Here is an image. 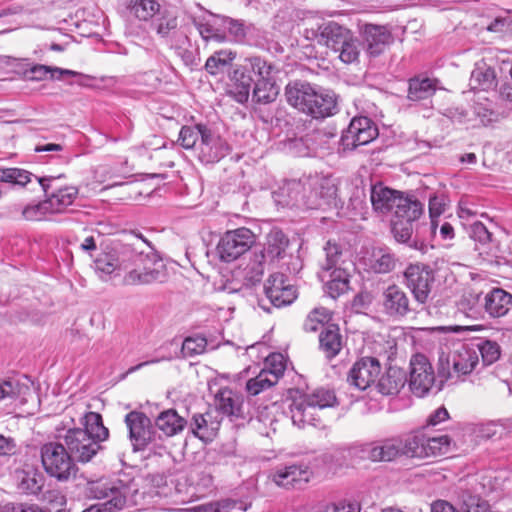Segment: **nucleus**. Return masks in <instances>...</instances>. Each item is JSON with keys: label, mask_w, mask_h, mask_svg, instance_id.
Instances as JSON below:
<instances>
[{"label": "nucleus", "mask_w": 512, "mask_h": 512, "mask_svg": "<svg viewBox=\"0 0 512 512\" xmlns=\"http://www.w3.org/2000/svg\"><path fill=\"white\" fill-rule=\"evenodd\" d=\"M84 428L68 429L62 437V443L73 461L85 464L103 449L102 442L109 437V430L103 424L101 414L87 412L81 419Z\"/></svg>", "instance_id": "1"}, {"label": "nucleus", "mask_w": 512, "mask_h": 512, "mask_svg": "<svg viewBox=\"0 0 512 512\" xmlns=\"http://www.w3.org/2000/svg\"><path fill=\"white\" fill-rule=\"evenodd\" d=\"M144 247L152 250V246L142 235H135L132 242L117 243L112 248L119 270L130 269L123 279L127 285L150 284L162 281L165 276L161 270L147 267L150 257Z\"/></svg>", "instance_id": "2"}, {"label": "nucleus", "mask_w": 512, "mask_h": 512, "mask_svg": "<svg viewBox=\"0 0 512 512\" xmlns=\"http://www.w3.org/2000/svg\"><path fill=\"white\" fill-rule=\"evenodd\" d=\"M84 493L89 499L104 500V502L91 505L82 512H117L125 507L138 505L142 499L138 484L133 479L89 481Z\"/></svg>", "instance_id": "3"}, {"label": "nucleus", "mask_w": 512, "mask_h": 512, "mask_svg": "<svg viewBox=\"0 0 512 512\" xmlns=\"http://www.w3.org/2000/svg\"><path fill=\"white\" fill-rule=\"evenodd\" d=\"M272 66L261 57L245 58L229 74L228 94L238 103L248 101L258 77H268Z\"/></svg>", "instance_id": "4"}, {"label": "nucleus", "mask_w": 512, "mask_h": 512, "mask_svg": "<svg viewBox=\"0 0 512 512\" xmlns=\"http://www.w3.org/2000/svg\"><path fill=\"white\" fill-rule=\"evenodd\" d=\"M124 422L134 452L164 449L162 436L155 430L151 419L145 413L131 411L126 414Z\"/></svg>", "instance_id": "5"}, {"label": "nucleus", "mask_w": 512, "mask_h": 512, "mask_svg": "<svg viewBox=\"0 0 512 512\" xmlns=\"http://www.w3.org/2000/svg\"><path fill=\"white\" fill-rule=\"evenodd\" d=\"M40 457L45 472L65 482L76 476L78 467L62 442H48L41 446Z\"/></svg>", "instance_id": "6"}, {"label": "nucleus", "mask_w": 512, "mask_h": 512, "mask_svg": "<svg viewBox=\"0 0 512 512\" xmlns=\"http://www.w3.org/2000/svg\"><path fill=\"white\" fill-rule=\"evenodd\" d=\"M370 200L374 211L382 214L394 210V216H403L405 213L415 216L419 211L418 200L405 197L401 192L380 182L371 186Z\"/></svg>", "instance_id": "7"}, {"label": "nucleus", "mask_w": 512, "mask_h": 512, "mask_svg": "<svg viewBox=\"0 0 512 512\" xmlns=\"http://www.w3.org/2000/svg\"><path fill=\"white\" fill-rule=\"evenodd\" d=\"M303 208L312 210H326L336 205L337 186L330 177H306V189L302 195Z\"/></svg>", "instance_id": "8"}, {"label": "nucleus", "mask_w": 512, "mask_h": 512, "mask_svg": "<svg viewBox=\"0 0 512 512\" xmlns=\"http://www.w3.org/2000/svg\"><path fill=\"white\" fill-rule=\"evenodd\" d=\"M255 242L253 232L245 227L227 231L217 245L219 257L224 262H232L247 252Z\"/></svg>", "instance_id": "9"}, {"label": "nucleus", "mask_w": 512, "mask_h": 512, "mask_svg": "<svg viewBox=\"0 0 512 512\" xmlns=\"http://www.w3.org/2000/svg\"><path fill=\"white\" fill-rule=\"evenodd\" d=\"M378 136L376 124L366 116L354 117L348 128L343 131L340 144L344 151H353L367 145Z\"/></svg>", "instance_id": "10"}, {"label": "nucleus", "mask_w": 512, "mask_h": 512, "mask_svg": "<svg viewBox=\"0 0 512 512\" xmlns=\"http://www.w3.org/2000/svg\"><path fill=\"white\" fill-rule=\"evenodd\" d=\"M404 277L415 300L419 304H425L435 282L434 270L426 264H410L404 272Z\"/></svg>", "instance_id": "11"}, {"label": "nucleus", "mask_w": 512, "mask_h": 512, "mask_svg": "<svg viewBox=\"0 0 512 512\" xmlns=\"http://www.w3.org/2000/svg\"><path fill=\"white\" fill-rule=\"evenodd\" d=\"M64 175L36 177L45 193L46 201L51 213H61L70 206L78 195V188L74 186L55 187L54 182Z\"/></svg>", "instance_id": "12"}, {"label": "nucleus", "mask_w": 512, "mask_h": 512, "mask_svg": "<svg viewBox=\"0 0 512 512\" xmlns=\"http://www.w3.org/2000/svg\"><path fill=\"white\" fill-rule=\"evenodd\" d=\"M436 377L428 358L416 354L410 360L409 387L418 397L425 396L435 385Z\"/></svg>", "instance_id": "13"}, {"label": "nucleus", "mask_w": 512, "mask_h": 512, "mask_svg": "<svg viewBox=\"0 0 512 512\" xmlns=\"http://www.w3.org/2000/svg\"><path fill=\"white\" fill-rule=\"evenodd\" d=\"M264 294L269 303L276 308L291 305L297 298V289L283 273H273L265 281Z\"/></svg>", "instance_id": "14"}, {"label": "nucleus", "mask_w": 512, "mask_h": 512, "mask_svg": "<svg viewBox=\"0 0 512 512\" xmlns=\"http://www.w3.org/2000/svg\"><path fill=\"white\" fill-rule=\"evenodd\" d=\"M363 49L370 58H376L393 43L391 29L387 25L365 23L360 27Z\"/></svg>", "instance_id": "15"}, {"label": "nucleus", "mask_w": 512, "mask_h": 512, "mask_svg": "<svg viewBox=\"0 0 512 512\" xmlns=\"http://www.w3.org/2000/svg\"><path fill=\"white\" fill-rule=\"evenodd\" d=\"M230 149L228 142L207 126L197 145L196 154L201 163L214 164L227 156Z\"/></svg>", "instance_id": "16"}, {"label": "nucleus", "mask_w": 512, "mask_h": 512, "mask_svg": "<svg viewBox=\"0 0 512 512\" xmlns=\"http://www.w3.org/2000/svg\"><path fill=\"white\" fill-rule=\"evenodd\" d=\"M381 312L394 321L405 318L413 311L407 293L398 285L386 287L380 299Z\"/></svg>", "instance_id": "17"}, {"label": "nucleus", "mask_w": 512, "mask_h": 512, "mask_svg": "<svg viewBox=\"0 0 512 512\" xmlns=\"http://www.w3.org/2000/svg\"><path fill=\"white\" fill-rule=\"evenodd\" d=\"M381 365L377 358L363 357L356 361L348 373V382L359 390L370 387L378 378Z\"/></svg>", "instance_id": "18"}, {"label": "nucleus", "mask_w": 512, "mask_h": 512, "mask_svg": "<svg viewBox=\"0 0 512 512\" xmlns=\"http://www.w3.org/2000/svg\"><path fill=\"white\" fill-rule=\"evenodd\" d=\"M311 475L307 465L291 464L275 469L271 479L279 487L301 489L309 482Z\"/></svg>", "instance_id": "19"}, {"label": "nucleus", "mask_w": 512, "mask_h": 512, "mask_svg": "<svg viewBox=\"0 0 512 512\" xmlns=\"http://www.w3.org/2000/svg\"><path fill=\"white\" fill-rule=\"evenodd\" d=\"M338 112L337 97L333 91L315 88L304 114L322 120Z\"/></svg>", "instance_id": "20"}, {"label": "nucleus", "mask_w": 512, "mask_h": 512, "mask_svg": "<svg viewBox=\"0 0 512 512\" xmlns=\"http://www.w3.org/2000/svg\"><path fill=\"white\" fill-rule=\"evenodd\" d=\"M17 66L23 69L22 76L28 81H43L48 78V76L51 80H61L63 76L85 77L83 74L70 69L43 64H32L28 59L19 60Z\"/></svg>", "instance_id": "21"}, {"label": "nucleus", "mask_w": 512, "mask_h": 512, "mask_svg": "<svg viewBox=\"0 0 512 512\" xmlns=\"http://www.w3.org/2000/svg\"><path fill=\"white\" fill-rule=\"evenodd\" d=\"M289 239L279 229L272 230L266 237V242L262 247L255 248L258 255H263V259L270 265L278 263L287 256Z\"/></svg>", "instance_id": "22"}, {"label": "nucleus", "mask_w": 512, "mask_h": 512, "mask_svg": "<svg viewBox=\"0 0 512 512\" xmlns=\"http://www.w3.org/2000/svg\"><path fill=\"white\" fill-rule=\"evenodd\" d=\"M423 213V205L419 202V211L415 216L406 213L403 216H394L392 220V233L398 242L406 243L415 249H423L425 244L413 237V224Z\"/></svg>", "instance_id": "23"}, {"label": "nucleus", "mask_w": 512, "mask_h": 512, "mask_svg": "<svg viewBox=\"0 0 512 512\" xmlns=\"http://www.w3.org/2000/svg\"><path fill=\"white\" fill-rule=\"evenodd\" d=\"M291 419L294 425L303 428L306 425L317 427L321 424V418L318 414L319 409L302 395L295 399L289 406Z\"/></svg>", "instance_id": "24"}, {"label": "nucleus", "mask_w": 512, "mask_h": 512, "mask_svg": "<svg viewBox=\"0 0 512 512\" xmlns=\"http://www.w3.org/2000/svg\"><path fill=\"white\" fill-rule=\"evenodd\" d=\"M33 396V383L28 377L25 376L23 381L15 378H0V400L13 399L25 404Z\"/></svg>", "instance_id": "25"}, {"label": "nucleus", "mask_w": 512, "mask_h": 512, "mask_svg": "<svg viewBox=\"0 0 512 512\" xmlns=\"http://www.w3.org/2000/svg\"><path fill=\"white\" fill-rule=\"evenodd\" d=\"M483 305L489 317H503L512 308V295L502 288H492L485 293Z\"/></svg>", "instance_id": "26"}, {"label": "nucleus", "mask_w": 512, "mask_h": 512, "mask_svg": "<svg viewBox=\"0 0 512 512\" xmlns=\"http://www.w3.org/2000/svg\"><path fill=\"white\" fill-rule=\"evenodd\" d=\"M243 402V395L228 387L219 389L215 395L217 410L229 417L243 418Z\"/></svg>", "instance_id": "27"}, {"label": "nucleus", "mask_w": 512, "mask_h": 512, "mask_svg": "<svg viewBox=\"0 0 512 512\" xmlns=\"http://www.w3.org/2000/svg\"><path fill=\"white\" fill-rule=\"evenodd\" d=\"M478 362L477 349L472 343L461 344L451 355L453 373L457 376L470 374Z\"/></svg>", "instance_id": "28"}, {"label": "nucleus", "mask_w": 512, "mask_h": 512, "mask_svg": "<svg viewBox=\"0 0 512 512\" xmlns=\"http://www.w3.org/2000/svg\"><path fill=\"white\" fill-rule=\"evenodd\" d=\"M344 340L337 324H327L319 334V349L329 360L335 358L343 348Z\"/></svg>", "instance_id": "29"}, {"label": "nucleus", "mask_w": 512, "mask_h": 512, "mask_svg": "<svg viewBox=\"0 0 512 512\" xmlns=\"http://www.w3.org/2000/svg\"><path fill=\"white\" fill-rule=\"evenodd\" d=\"M315 88L304 81L289 82L285 87L286 101L290 106L304 113Z\"/></svg>", "instance_id": "30"}, {"label": "nucleus", "mask_w": 512, "mask_h": 512, "mask_svg": "<svg viewBox=\"0 0 512 512\" xmlns=\"http://www.w3.org/2000/svg\"><path fill=\"white\" fill-rule=\"evenodd\" d=\"M189 428L200 440L209 442L217 435L220 421L214 418L210 412L194 414Z\"/></svg>", "instance_id": "31"}, {"label": "nucleus", "mask_w": 512, "mask_h": 512, "mask_svg": "<svg viewBox=\"0 0 512 512\" xmlns=\"http://www.w3.org/2000/svg\"><path fill=\"white\" fill-rule=\"evenodd\" d=\"M187 424V420L173 408L162 411L154 420L155 427L166 437L180 434Z\"/></svg>", "instance_id": "32"}, {"label": "nucleus", "mask_w": 512, "mask_h": 512, "mask_svg": "<svg viewBox=\"0 0 512 512\" xmlns=\"http://www.w3.org/2000/svg\"><path fill=\"white\" fill-rule=\"evenodd\" d=\"M425 440L426 435L420 431L397 437L401 457L426 458Z\"/></svg>", "instance_id": "33"}, {"label": "nucleus", "mask_w": 512, "mask_h": 512, "mask_svg": "<svg viewBox=\"0 0 512 512\" xmlns=\"http://www.w3.org/2000/svg\"><path fill=\"white\" fill-rule=\"evenodd\" d=\"M396 263L397 258L388 247H376L367 258L366 266L373 273L387 274L395 268Z\"/></svg>", "instance_id": "34"}, {"label": "nucleus", "mask_w": 512, "mask_h": 512, "mask_svg": "<svg viewBox=\"0 0 512 512\" xmlns=\"http://www.w3.org/2000/svg\"><path fill=\"white\" fill-rule=\"evenodd\" d=\"M407 373L398 367H389L377 382L378 391L387 396L396 395L405 386Z\"/></svg>", "instance_id": "35"}, {"label": "nucleus", "mask_w": 512, "mask_h": 512, "mask_svg": "<svg viewBox=\"0 0 512 512\" xmlns=\"http://www.w3.org/2000/svg\"><path fill=\"white\" fill-rule=\"evenodd\" d=\"M321 280H326V290L333 299L338 298L349 289L350 274L348 268L334 269L333 271L321 272Z\"/></svg>", "instance_id": "36"}, {"label": "nucleus", "mask_w": 512, "mask_h": 512, "mask_svg": "<svg viewBox=\"0 0 512 512\" xmlns=\"http://www.w3.org/2000/svg\"><path fill=\"white\" fill-rule=\"evenodd\" d=\"M352 31L344 25L335 21H327L322 23V30L320 33V45L327 47L332 52L343 44L346 37Z\"/></svg>", "instance_id": "37"}, {"label": "nucleus", "mask_w": 512, "mask_h": 512, "mask_svg": "<svg viewBox=\"0 0 512 512\" xmlns=\"http://www.w3.org/2000/svg\"><path fill=\"white\" fill-rule=\"evenodd\" d=\"M470 86L473 90H494L497 87L495 70L486 63H477L471 73Z\"/></svg>", "instance_id": "38"}, {"label": "nucleus", "mask_w": 512, "mask_h": 512, "mask_svg": "<svg viewBox=\"0 0 512 512\" xmlns=\"http://www.w3.org/2000/svg\"><path fill=\"white\" fill-rule=\"evenodd\" d=\"M156 34L163 39L174 36L178 29V17L173 11L161 9L151 22Z\"/></svg>", "instance_id": "39"}, {"label": "nucleus", "mask_w": 512, "mask_h": 512, "mask_svg": "<svg viewBox=\"0 0 512 512\" xmlns=\"http://www.w3.org/2000/svg\"><path fill=\"white\" fill-rule=\"evenodd\" d=\"M263 257V255H258L253 251L252 257L244 269V286L253 287L261 282L265 270L271 266Z\"/></svg>", "instance_id": "40"}, {"label": "nucleus", "mask_w": 512, "mask_h": 512, "mask_svg": "<svg viewBox=\"0 0 512 512\" xmlns=\"http://www.w3.org/2000/svg\"><path fill=\"white\" fill-rule=\"evenodd\" d=\"M484 295L478 287L470 286L463 293L460 307L468 316H479L484 313Z\"/></svg>", "instance_id": "41"}, {"label": "nucleus", "mask_w": 512, "mask_h": 512, "mask_svg": "<svg viewBox=\"0 0 512 512\" xmlns=\"http://www.w3.org/2000/svg\"><path fill=\"white\" fill-rule=\"evenodd\" d=\"M325 259L321 262L322 272L333 271L334 269L348 268L344 259L341 246L335 241H327L323 248Z\"/></svg>", "instance_id": "42"}, {"label": "nucleus", "mask_w": 512, "mask_h": 512, "mask_svg": "<svg viewBox=\"0 0 512 512\" xmlns=\"http://www.w3.org/2000/svg\"><path fill=\"white\" fill-rule=\"evenodd\" d=\"M236 52L231 49L215 51L205 63V70L210 75H218L225 72L236 58Z\"/></svg>", "instance_id": "43"}, {"label": "nucleus", "mask_w": 512, "mask_h": 512, "mask_svg": "<svg viewBox=\"0 0 512 512\" xmlns=\"http://www.w3.org/2000/svg\"><path fill=\"white\" fill-rule=\"evenodd\" d=\"M44 476L36 469L23 470L18 473V488L22 493L37 495L44 486Z\"/></svg>", "instance_id": "44"}, {"label": "nucleus", "mask_w": 512, "mask_h": 512, "mask_svg": "<svg viewBox=\"0 0 512 512\" xmlns=\"http://www.w3.org/2000/svg\"><path fill=\"white\" fill-rule=\"evenodd\" d=\"M338 48L333 52L337 53L338 58L345 64L358 63L361 53V42L353 32H351Z\"/></svg>", "instance_id": "45"}, {"label": "nucleus", "mask_w": 512, "mask_h": 512, "mask_svg": "<svg viewBox=\"0 0 512 512\" xmlns=\"http://www.w3.org/2000/svg\"><path fill=\"white\" fill-rule=\"evenodd\" d=\"M127 9L140 21H148L155 18L161 5L156 0H130Z\"/></svg>", "instance_id": "46"}, {"label": "nucleus", "mask_w": 512, "mask_h": 512, "mask_svg": "<svg viewBox=\"0 0 512 512\" xmlns=\"http://www.w3.org/2000/svg\"><path fill=\"white\" fill-rule=\"evenodd\" d=\"M436 91L435 81L429 78L415 77L409 80L408 99L420 101L431 97Z\"/></svg>", "instance_id": "47"}, {"label": "nucleus", "mask_w": 512, "mask_h": 512, "mask_svg": "<svg viewBox=\"0 0 512 512\" xmlns=\"http://www.w3.org/2000/svg\"><path fill=\"white\" fill-rule=\"evenodd\" d=\"M376 462H391L401 457L397 437L374 441Z\"/></svg>", "instance_id": "48"}, {"label": "nucleus", "mask_w": 512, "mask_h": 512, "mask_svg": "<svg viewBox=\"0 0 512 512\" xmlns=\"http://www.w3.org/2000/svg\"><path fill=\"white\" fill-rule=\"evenodd\" d=\"M455 446L454 441L447 434H442L435 437H427L425 440V448L427 457H437L448 454Z\"/></svg>", "instance_id": "49"}, {"label": "nucleus", "mask_w": 512, "mask_h": 512, "mask_svg": "<svg viewBox=\"0 0 512 512\" xmlns=\"http://www.w3.org/2000/svg\"><path fill=\"white\" fill-rule=\"evenodd\" d=\"M306 189V177L299 180H292L287 182L282 188V194L287 196L285 205L302 207L303 200L302 195Z\"/></svg>", "instance_id": "50"}, {"label": "nucleus", "mask_w": 512, "mask_h": 512, "mask_svg": "<svg viewBox=\"0 0 512 512\" xmlns=\"http://www.w3.org/2000/svg\"><path fill=\"white\" fill-rule=\"evenodd\" d=\"M205 124L183 126L179 132L178 142L184 149H195L206 129Z\"/></svg>", "instance_id": "51"}, {"label": "nucleus", "mask_w": 512, "mask_h": 512, "mask_svg": "<svg viewBox=\"0 0 512 512\" xmlns=\"http://www.w3.org/2000/svg\"><path fill=\"white\" fill-rule=\"evenodd\" d=\"M277 90L267 77H258L255 82L252 99L257 103L267 104L274 101Z\"/></svg>", "instance_id": "52"}, {"label": "nucleus", "mask_w": 512, "mask_h": 512, "mask_svg": "<svg viewBox=\"0 0 512 512\" xmlns=\"http://www.w3.org/2000/svg\"><path fill=\"white\" fill-rule=\"evenodd\" d=\"M477 349V354L481 355L484 365H491L500 357V346L497 342L487 339H477L471 342Z\"/></svg>", "instance_id": "53"}, {"label": "nucleus", "mask_w": 512, "mask_h": 512, "mask_svg": "<svg viewBox=\"0 0 512 512\" xmlns=\"http://www.w3.org/2000/svg\"><path fill=\"white\" fill-rule=\"evenodd\" d=\"M303 396L319 410L333 407L337 402L334 391L325 388H317L311 393L303 394Z\"/></svg>", "instance_id": "54"}, {"label": "nucleus", "mask_w": 512, "mask_h": 512, "mask_svg": "<svg viewBox=\"0 0 512 512\" xmlns=\"http://www.w3.org/2000/svg\"><path fill=\"white\" fill-rule=\"evenodd\" d=\"M286 369L284 357L280 353H274L269 355L264 363V368L262 369L267 373L268 377L277 384L279 378L283 376L284 371Z\"/></svg>", "instance_id": "55"}, {"label": "nucleus", "mask_w": 512, "mask_h": 512, "mask_svg": "<svg viewBox=\"0 0 512 512\" xmlns=\"http://www.w3.org/2000/svg\"><path fill=\"white\" fill-rule=\"evenodd\" d=\"M94 266L95 271L103 280H107V278L115 271H120L119 264L117 263L112 250L109 253H105L96 258Z\"/></svg>", "instance_id": "56"}, {"label": "nucleus", "mask_w": 512, "mask_h": 512, "mask_svg": "<svg viewBox=\"0 0 512 512\" xmlns=\"http://www.w3.org/2000/svg\"><path fill=\"white\" fill-rule=\"evenodd\" d=\"M274 385L275 383L268 377L267 373L261 370L256 377L247 381L246 390L250 395L256 396Z\"/></svg>", "instance_id": "57"}, {"label": "nucleus", "mask_w": 512, "mask_h": 512, "mask_svg": "<svg viewBox=\"0 0 512 512\" xmlns=\"http://www.w3.org/2000/svg\"><path fill=\"white\" fill-rule=\"evenodd\" d=\"M51 213L46 200L35 205H28L22 210V217L28 221H39L44 219L46 214Z\"/></svg>", "instance_id": "58"}, {"label": "nucleus", "mask_w": 512, "mask_h": 512, "mask_svg": "<svg viewBox=\"0 0 512 512\" xmlns=\"http://www.w3.org/2000/svg\"><path fill=\"white\" fill-rule=\"evenodd\" d=\"M206 346L207 341L203 337H187L182 343L181 351L185 357H191L203 353Z\"/></svg>", "instance_id": "59"}, {"label": "nucleus", "mask_w": 512, "mask_h": 512, "mask_svg": "<svg viewBox=\"0 0 512 512\" xmlns=\"http://www.w3.org/2000/svg\"><path fill=\"white\" fill-rule=\"evenodd\" d=\"M349 455L361 460L376 462L374 442L364 443L349 448Z\"/></svg>", "instance_id": "60"}, {"label": "nucleus", "mask_w": 512, "mask_h": 512, "mask_svg": "<svg viewBox=\"0 0 512 512\" xmlns=\"http://www.w3.org/2000/svg\"><path fill=\"white\" fill-rule=\"evenodd\" d=\"M0 512H46L35 504L8 502L0 507Z\"/></svg>", "instance_id": "61"}, {"label": "nucleus", "mask_w": 512, "mask_h": 512, "mask_svg": "<svg viewBox=\"0 0 512 512\" xmlns=\"http://www.w3.org/2000/svg\"><path fill=\"white\" fill-rule=\"evenodd\" d=\"M474 113L484 125L491 123L496 117V113L492 109V103L487 101L486 104H476L474 106Z\"/></svg>", "instance_id": "62"}, {"label": "nucleus", "mask_w": 512, "mask_h": 512, "mask_svg": "<svg viewBox=\"0 0 512 512\" xmlns=\"http://www.w3.org/2000/svg\"><path fill=\"white\" fill-rule=\"evenodd\" d=\"M319 313H326V308H315L308 314L303 324L305 331L315 332L318 330L319 326H321V329L325 326L323 323H321V320H318L317 318V314Z\"/></svg>", "instance_id": "63"}, {"label": "nucleus", "mask_w": 512, "mask_h": 512, "mask_svg": "<svg viewBox=\"0 0 512 512\" xmlns=\"http://www.w3.org/2000/svg\"><path fill=\"white\" fill-rule=\"evenodd\" d=\"M470 235L480 243H487L491 240V233L488 231L486 226L479 221H476L471 225Z\"/></svg>", "instance_id": "64"}]
</instances>
